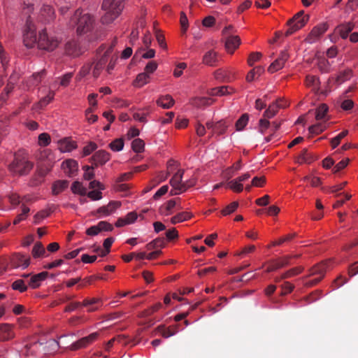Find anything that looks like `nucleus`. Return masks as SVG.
I'll use <instances>...</instances> for the list:
<instances>
[{
  "label": "nucleus",
  "instance_id": "obj_13",
  "mask_svg": "<svg viewBox=\"0 0 358 358\" xmlns=\"http://www.w3.org/2000/svg\"><path fill=\"white\" fill-rule=\"evenodd\" d=\"M229 124L230 122L224 120H219L216 122L208 121L206 122V127L212 130L213 135H222L226 132Z\"/></svg>",
  "mask_w": 358,
  "mask_h": 358
},
{
  "label": "nucleus",
  "instance_id": "obj_6",
  "mask_svg": "<svg viewBox=\"0 0 358 358\" xmlns=\"http://www.w3.org/2000/svg\"><path fill=\"white\" fill-rule=\"evenodd\" d=\"M233 29L232 26H229L224 27L222 30V34L225 36L224 49L227 53L229 55H233L241 43V40L238 36L229 35L230 31Z\"/></svg>",
  "mask_w": 358,
  "mask_h": 358
},
{
  "label": "nucleus",
  "instance_id": "obj_21",
  "mask_svg": "<svg viewBox=\"0 0 358 358\" xmlns=\"http://www.w3.org/2000/svg\"><path fill=\"white\" fill-rule=\"evenodd\" d=\"M15 337L13 326L8 323L0 324V341H7Z\"/></svg>",
  "mask_w": 358,
  "mask_h": 358
},
{
  "label": "nucleus",
  "instance_id": "obj_63",
  "mask_svg": "<svg viewBox=\"0 0 358 358\" xmlns=\"http://www.w3.org/2000/svg\"><path fill=\"white\" fill-rule=\"evenodd\" d=\"M326 128L327 125L325 123H318L310 126L308 129L310 134L317 135L324 131Z\"/></svg>",
  "mask_w": 358,
  "mask_h": 358
},
{
  "label": "nucleus",
  "instance_id": "obj_47",
  "mask_svg": "<svg viewBox=\"0 0 358 358\" xmlns=\"http://www.w3.org/2000/svg\"><path fill=\"white\" fill-rule=\"evenodd\" d=\"M352 77V71L350 69H345L340 72L336 78V83L341 85Z\"/></svg>",
  "mask_w": 358,
  "mask_h": 358
},
{
  "label": "nucleus",
  "instance_id": "obj_41",
  "mask_svg": "<svg viewBox=\"0 0 358 358\" xmlns=\"http://www.w3.org/2000/svg\"><path fill=\"white\" fill-rule=\"evenodd\" d=\"M264 72V68L262 66H257L248 73L246 76V80L248 82H252L257 78L259 77Z\"/></svg>",
  "mask_w": 358,
  "mask_h": 358
},
{
  "label": "nucleus",
  "instance_id": "obj_33",
  "mask_svg": "<svg viewBox=\"0 0 358 358\" xmlns=\"http://www.w3.org/2000/svg\"><path fill=\"white\" fill-rule=\"evenodd\" d=\"M96 165H102L110 159V154L105 150H99L92 157Z\"/></svg>",
  "mask_w": 358,
  "mask_h": 358
},
{
  "label": "nucleus",
  "instance_id": "obj_61",
  "mask_svg": "<svg viewBox=\"0 0 358 358\" xmlns=\"http://www.w3.org/2000/svg\"><path fill=\"white\" fill-rule=\"evenodd\" d=\"M14 290H17L20 292H24L27 289V286L25 285L24 280L18 279L14 281L11 285Z\"/></svg>",
  "mask_w": 358,
  "mask_h": 358
},
{
  "label": "nucleus",
  "instance_id": "obj_37",
  "mask_svg": "<svg viewBox=\"0 0 358 358\" xmlns=\"http://www.w3.org/2000/svg\"><path fill=\"white\" fill-rule=\"evenodd\" d=\"M55 210V207L54 206H48L46 208L38 212L34 215V222L36 224H38L41 222V220L47 217Z\"/></svg>",
  "mask_w": 358,
  "mask_h": 358
},
{
  "label": "nucleus",
  "instance_id": "obj_55",
  "mask_svg": "<svg viewBox=\"0 0 358 358\" xmlns=\"http://www.w3.org/2000/svg\"><path fill=\"white\" fill-rule=\"evenodd\" d=\"M94 110L92 107H89L85 111V120L89 124H93L98 120V116L93 113Z\"/></svg>",
  "mask_w": 358,
  "mask_h": 358
},
{
  "label": "nucleus",
  "instance_id": "obj_28",
  "mask_svg": "<svg viewBox=\"0 0 358 358\" xmlns=\"http://www.w3.org/2000/svg\"><path fill=\"white\" fill-rule=\"evenodd\" d=\"M218 61V53L214 50L206 52L203 56V63L208 66H215Z\"/></svg>",
  "mask_w": 358,
  "mask_h": 358
},
{
  "label": "nucleus",
  "instance_id": "obj_14",
  "mask_svg": "<svg viewBox=\"0 0 358 358\" xmlns=\"http://www.w3.org/2000/svg\"><path fill=\"white\" fill-rule=\"evenodd\" d=\"M289 54L287 50L280 52L278 58L273 62L268 68V71L271 73H273L280 69H282L286 62L289 59Z\"/></svg>",
  "mask_w": 358,
  "mask_h": 358
},
{
  "label": "nucleus",
  "instance_id": "obj_40",
  "mask_svg": "<svg viewBox=\"0 0 358 358\" xmlns=\"http://www.w3.org/2000/svg\"><path fill=\"white\" fill-rule=\"evenodd\" d=\"M45 76V71L44 70L34 73L31 78L27 81L28 88H31L32 86L38 85L43 78Z\"/></svg>",
  "mask_w": 358,
  "mask_h": 358
},
{
  "label": "nucleus",
  "instance_id": "obj_25",
  "mask_svg": "<svg viewBox=\"0 0 358 358\" xmlns=\"http://www.w3.org/2000/svg\"><path fill=\"white\" fill-rule=\"evenodd\" d=\"M236 90L235 89L229 85L226 86H221L217 87L212 88L209 91V94L210 96H224L227 94H232L235 93Z\"/></svg>",
  "mask_w": 358,
  "mask_h": 358
},
{
  "label": "nucleus",
  "instance_id": "obj_12",
  "mask_svg": "<svg viewBox=\"0 0 358 358\" xmlns=\"http://www.w3.org/2000/svg\"><path fill=\"white\" fill-rule=\"evenodd\" d=\"M91 191L87 192V196L92 200H100L102 199V190L106 189L105 185L99 181L92 180L90 182Z\"/></svg>",
  "mask_w": 358,
  "mask_h": 358
},
{
  "label": "nucleus",
  "instance_id": "obj_30",
  "mask_svg": "<svg viewBox=\"0 0 358 358\" xmlns=\"http://www.w3.org/2000/svg\"><path fill=\"white\" fill-rule=\"evenodd\" d=\"M48 275V273L47 271H43L38 274L34 275L29 280V285L33 288H38L41 282L43 281Z\"/></svg>",
  "mask_w": 358,
  "mask_h": 358
},
{
  "label": "nucleus",
  "instance_id": "obj_9",
  "mask_svg": "<svg viewBox=\"0 0 358 358\" xmlns=\"http://www.w3.org/2000/svg\"><path fill=\"white\" fill-rule=\"evenodd\" d=\"M328 29L329 24L327 22H321L313 27L304 41L308 43H315L321 39Z\"/></svg>",
  "mask_w": 358,
  "mask_h": 358
},
{
  "label": "nucleus",
  "instance_id": "obj_36",
  "mask_svg": "<svg viewBox=\"0 0 358 358\" xmlns=\"http://www.w3.org/2000/svg\"><path fill=\"white\" fill-rule=\"evenodd\" d=\"M177 166L176 162L173 160H169L167 163V172L162 171L157 173L156 180L158 182L165 180L168 178L169 173L173 171L175 167Z\"/></svg>",
  "mask_w": 358,
  "mask_h": 358
},
{
  "label": "nucleus",
  "instance_id": "obj_62",
  "mask_svg": "<svg viewBox=\"0 0 358 358\" xmlns=\"http://www.w3.org/2000/svg\"><path fill=\"white\" fill-rule=\"evenodd\" d=\"M129 189H130L129 184L120 183V182L117 183L115 182V184L113 185V189L115 192L124 193V195L127 194V192H129Z\"/></svg>",
  "mask_w": 358,
  "mask_h": 358
},
{
  "label": "nucleus",
  "instance_id": "obj_34",
  "mask_svg": "<svg viewBox=\"0 0 358 358\" xmlns=\"http://www.w3.org/2000/svg\"><path fill=\"white\" fill-rule=\"evenodd\" d=\"M215 78L216 80L222 82H231L235 79L234 74H231L227 70L218 69L215 72Z\"/></svg>",
  "mask_w": 358,
  "mask_h": 358
},
{
  "label": "nucleus",
  "instance_id": "obj_44",
  "mask_svg": "<svg viewBox=\"0 0 358 358\" xmlns=\"http://www.w3.org/2000/svg\"><path fill=\"white\" fill-rule=\"evenodd\" d=\"M306 85L308 87H311L313 90L318 92L320 89V80L315 76H307L306 78Z\"/></svg>",
  "mask_w": 358,
  "mask_h": 358
},
{
  "label": "nucleus",
  "instance_id": "obj_39",
  "mask_svg": "<svg viewBox=\"0 0 358 358\" xmlns=\"http://www.w3.org/2000/svg\"><path fill=\"white\" fill-rule=\"evenodd\" d=\"M259 206H262L263 208L259 209L257 210V214H261L263 213H267L269 215H276L279 211L280 208L276 206H271L267 207V204L268 203H257Z\"/></svg>",
  "mask_w": 358,
  "mask_h": 358
},
{
  "label": "nucleus",
  "instance_id": "obj_24",
  "mask_svg": "<svg viewBox=\"0 0 358 358\" xmlns=\"http://www.w3.org/2000/svg\"><path fill=\"white\" fill-rule=\"evenodd\" d=\"M65 51L66 54L73 57H77L82 53L81 48L80 47L76 40H71L68 41L65 45Z\"/></svg>",
  "mask_w": 358,
  "mask_h": 358
},
{
  "label": "nucleus",
  "instance_id": "obj_38",
  "mask_svg": "<svg viewBox=\"0 0 358 358\" xmlns=\"http://www.w3.org/2000/svg\"><path fill=\"white\" fill-rule=\"evenodd\" d=\"M316 159V157L307 150L304 149L301 151L297 157L299 164H310Z\"/></svg>",
  "mask_w": 358,
  "mask_h": 358
},
{
  "label": "nucleus",
  "instance_id": "obj_3",
  "mask_svg": "<svg viewBox=\"0 0 358 358\" xmlns=\"http://www.w3.org/2000/svg\"><path fill=\"white\" fill-rule=\"evenodd\" d=\"M124 8L123 0H103L101 6L104 11L101 22L105 24L112 23L122 13Z\"/></svg>",
  "mask_w": 358,
  "mask_h": 358
},
{
  "label": "nucleus",
  "instance_id": "obj_45",
  "mask_svg": "<svg viewBox=\"0 0 358 358\" xmlns=\"http://www.w3.org/2000/svg\"><path fill=\"white\" fill-rule=\"evenodd\" d=\"M107 62V58L104 55L95 64L93 69V76L96 78L99 77L101 74V71L106 66V64Z\"/></svg>",
  "mask_w": 358,
  "mask_h": 358
},
{
  "label": "nucleus",
  "instance_id": "obj_64",
  "mask_svg": "<svg viewBox=\"0 0 358 358\" xmlns=\"http://www.w3.org/2000/svg\"><path fill=\"white\" fill-rule=\"evenodd\" d=\"M109 147L113 151H120L124 148V141L122 138H117L109 144Z\"/></svg>",
  "mask_w": 358,
  "mask_h": 358
},
{
  "label": "nucleus",
  "instance_id": "obj_22",
  "mask_svg": "<svg viewBox=\"0 0 358 358\" xmlns=\"http://www.w3.org/2000/svg\"><path fill=\"white\" fill-rule=\"evenodd\" d=\"M57 146L61 152H69L77 148V143L70 138H64L58 141Z\"/></svg>",
  "mask_w": 358,
  "mask_h": 358
},
{
  "label": "nucleus",
  "instance_id": "obj_29",
  "mask_svg": "<svg viewBox=\"0 0 358 358\" xmlns=\"http://www.w3.org/2000/svg\"><path fill=\"white\" fill-rule=\"evenodd\" d=\"M175 101L172 96L169 94L162 95L157 100V104L165 109L171 108L173 106Z\"/></svg>",
  "mask_w": 358,
  "mask_h": 358
},
{
  "label": "nucleus",
  "instance_id": "obj_23",
  "mask_svg": "<svg viewBox=\"0 0 358 358\" xmlns=\"http://www.w3.org/2000/svg\"><path fill=\"white\" fill-rule=\"evenodd\" d=\"M54 96L55 93L51 90H48L47 94L45 96L41 97L38 102H37L32 106V110L35 111H38L43 109L53 100Z\"/></svg>",
  "mask_w": 358,
  "mask_h": 358
},
{
  "label": "nucleus",
  "instance_id": "obj_42",
  "mask_svg": "<svg viewBox=\"0 0 358 358\" xmlns=\"http://www.w3.org/2000/svg\"><path fill=\"white\" fill-rule=\"evenodd\" d=\"M176 203H163L159 207V213L162 215H169L174 212Z\"/></svg>",
  "mask_w": 358,
  "mask_h": 358
},
{
  "label": "nucleus",
  "instance_id": "obj_52",
  "mask_svg": "<svg viewBox=\"0 0 358 358\" xmlns=\"http://www.w3.org/2000/svg\"><path fill=\"white\" fill-rule=\"evenodd\" d=\"M145 110L146 112H141L140 110H138L137 112H135L133 115L134 119L141 122H146L147 116L150 113L151 110L150 107L145 108Z\"/></svg>",
  "mask_w": 358,
  "mask_h": 358
},
{
  "label": "nucleus",
  "instance_id": "obj_59",
  "mask_svg": "<svg viewBox=\"0 0 358 358\" xmlns=\"http://www.w3.org/2000/svg\"><path fill=\"white\" fill-rule=\"evenodd\" d=\"M303 271V267L299 266L291 268L281 275V278H289L301 273Z\"/></svg>",
  "mask_w": 358,
  "mask_h": 358
},
{
  "label": "nucleus",
  "instance_id": "obj_8",
  "mask_svg": "<svg viewBox=\"0 0 358 358\" xmlns=\"http://www.w3.org/2000/svg\"><path fill=\"white\" fill-rule=\"evenodd\" d=\"M251 177L249 172L245 173L243 175L227 182V183H220L215 185L214 189H217L221 186H224L225 188L229 189L234 192L240 193L244 189L243 183Z\"/></svg>",
  "mask_w": 358,
  "mask_h": 358
},
{
  "label": "nucleus",
  "instance_id": "obj_51",
  "mask_svg": "<svg viewBox=\"0 0 358 358\" xmlns=\"http://www.w3.org/2000/svg\"><path fill=\"white\" fill-rule=\"evenodd\" d=\"M71 190L73 193L84 196L87 194V189L80 182L75 181L71 185Z\"/></svg>",
  "mask_w": 358,
  "mask_h": 358
},
{
  "label": "nucleus",
  "instance_id": "obj_10",
  "mask_svg": "<svg viewBox=\"0 0 358 358\" xmlns=\"http://www.w3.org/2000/svg\"><path fill=\"white\" fill-rule=\"evenodd\" d=\"M330 263V260H327L324 262H321L313 267L310 270V275H316L319 276L313 280H310L306 283L308 286H314L317 285L320 280L324 278L325 273L328 268V264Z\"/></svg>",
  "mask_w": 358,
  "mask_h": 358
},
{
  "label": "nucleus",
  "instance_id": "obj_31",
  "mask_svg": "<svg viewBox=\"0 0 358 358\" xmlns=\"http://www.w3.org/2000/svg\"><path fill=\"white\" fill-rule=\"evenodd\" d=\"M354 27L355 24L353 22H348L339 25L336 30L342 38H346Z\"/></svg>",
  "mask_w": 358,
  "mask_h": 358
},
{
  "label": "nucleus",
  "instance_id": "obj_18",
  "mask_svg": "<svg viewBox=\"0 0 358 358\" xmlns=\"http://www.w3.org/2000/svg\"><path fill=\"white\" fill-rule=\"evenodd\" d=\"M30 258H26L21 254H14L10 258V265L13 268H20L24 269L29 266Z\"/></svg>",
  "mask_w": 358,
  "mask_h": 358
},
{
  "label": "nucleus",
  "instance_id": "obj_27",
  "mask_svg": "<svg viewBox=\"0 0 358 358\" xmlns=\"http://www.w3.org/2000/svg\"><path fill=\"white\" fill-rule=\"evenodd\" d=\"M189 103L194 107L202 108L210 106L213 103V101L209 97L196 96L191 99Z\"/></svg>",
  "mask_w": 358,
  "mask_h": 358
},
{
  "label": "nucleus",
  "instance_id": "obj_56",
  "mask_svg": "<svg viewBox=\"0 0 358 358\" xmlns=\"http://www.w3.org/2000/svg\"><path fill=\"white\" fill-rule=\"evenodd\" d=\"M191 217L189 213L187 212H181L178 213L176 215L173 216L171 219V222L172 224H175L178 222H181L185 220H187Z\"/></svg>",
  "mask_w": 358,
  "mask_h": 358
},
{
  "label": "nucleus",
  "instance_id": "obj_15",
  "mask_svg": "<svg viewBox=\"0 0 358 358\" xmlns=\"http://www.w3.org/2000/svg\"><path fill=\"white\" fill-rule=\"evenodd\" d=\"M288 106V103L284 99H278L275 102L269 105L268 108L265 110L264 117L268 119L274 117L280 108H285Z\"/></svg>",
  "mask_w": 358,
  "mask_h": 358
},
{
  "label": "nucleus",
  "instance_id": "obj_4",
  "mask_svg": "<svg viewBox=\"0 0 358 358\" xmlns=\"http://www.w3.org/2000/svg\"><path fill=\"white\" fill-rule=\"evenodd\" d=\"M33 167L34 164L29 159L27 155L24 153L17 152L8 168L13 174L24 176L29 173Z\"/></svg>",
  "mask_w": 358,
  "mask_h": 358
},
{
  "label": "nucleus",
  "instance_id": "obj_43",
  "mask_svg": "<svg viewBox=\"0 0 358 358\" xmlns=\"http://www.w3.org/2000/svg\"><path fill=\"white\" fill-rule=\"evenodd\" d=\"M69 182L66 180H57L52 184V192L57 195L67 188Z\"/></svg>",
  "mask_w": 358,
  "mask_h": 358
},
{
  "label": "nucleus",
  "instance_id": "obj_20",
  "mask_svg": "<svg viewBox=\"0 0 358 358\" xmlns=\"http://www.w3.org/2000/svg\"><path fill=\"white\" fill-rule=\"evenodd\" d=\"M62 169L67 176H74L78 170V164L76 160L69 159L62 162Z\"/></svg>",
  "mask_w": 358,
  "mask_h": 358
},
{
  "label": "nucleus",
  "instance_id": "obj_11",
  "mask_svg": "<svg viewBox=\"0 0 358 358\" xmlns=\"http://www.w3.org/2000/svg\"><path fill=\"white\" fill-rule=\"evenodd\" d=\"M121 203H108L97 210L92 211L91 215L98 218L106 217L113 213L117 208L120 207Z\"/></svg>",
  "mask_w": 358,
  "mask_h": 358
},
{
  "label": "nucleus",
  "instance_id": "obj_2",
  "mask_svg": "<svg viewBox=\"0 0 358 358\" xmlns=\"http://www.w3.org/2000/svg\"><path fill=\"white\" fill-rule=\"evenodd\" d=\"M70 23L76 28L78 36H92L96 25V17L86 9H77L72 15Z\"/></svg>",
  "mask_w": 358,
  "mask_h": 358
},
{
  "label": "nucleus",
  "instance_id": "obj_35",
  "mask_svg": "<svg viewBox=\"0 0 358 358\" xmlns=\"http://www.w3.org/2000/svg\"><path fill=\"white\" fill-rule=\"evenodd\" d=\"M101 305V301L98 298H92V299H86L83 303H81V306H85L88 308L89 312H93L96 310L99 306Z\"/></svg>",
  "mask_w": 358,
  "mask_h": 358
},
{
  "label": "nucleus",
  "instance_id": "obj_53",
  "mask_svg": "<svg viewBox=\"0 0 358 358\" xmlns=\"http://www.w3.org/2000/svg\"><path fill=\"white\" fill-rule=\"evenodd\" d=\"M31 253L34 258H38L45 254V250L41 242H36L33 247Z\"/></svg>",
  "mask_w": 358,
  "mask_h": 358
},
{
  "label": "nucleus",
  "instance_id": "obj_32",
  "mask_svg": "<svg viewBox=\"0 0 358 358\" xmlns=\"http://www.w3.org/2000/svg\"><path fill=\"white\" fill-rule=\"evenodd\" d=\"M150 80V76L147 74V73H140L136 76L135 80L133 81L132 85L134 87L141 88L149 83Z\"/></svg>",
  "mask_w": 358,
  "mask_h": 358
},
{
  "label": "nucleus",
  "instance_id": "obj_5",
  "mask_svg": "<svg viewBox=\"0 0 358 358\" xmlns=\"http://www.w3.org/2000/svg\"><path fill=\"white\" fill-rule=\"evenodd\" d=\"M185 174L183 170H178L171 178L170 183L172 187L170 190V194L177 195L186 191L189 187L194 186L196 184V178H191L188 180H183L182 178Z\"/></svg>",
  "mask_w": 358,
  "mask_h": 358
},
{
  "label": "nucleus",
  "instance_id": "obj_54",
  "mask_svg": "<svg viewBox=\"0 0 358 358\" xmlns=\"http://www.w3.org/2000/svg\"><path fill=\"white\" fill-rule=\"evenodd\" d=\"M131 148L134 152L136 153H141L144 151L145 143L144 141L141 138H135L131 142Z\"/></svg>",
  "mask_w": 358,
  "mask_h": 358
},
{
  "label": "nucleus",
  "instance_id": "obj_49",
  "mask_svg": "<svg viewBox=\"0 0 358 358\" xmlns=\"http://www.w3.org/2000/svg\"><path fill=\"white\" fill-rule=\"evenodd\" d=\"M166 241L164 237H159L150 242L146 245V248L148 250H151L152 249H155L157 248H164L165 247Z\"/></svg>",
  "mask_w": 358,
  "mask_h": 358
},
{
  "label": "nucleus",
  "instance_id": "obj_19",
  "mask_svg": "<svg viewBox=\"0 0 358 358\" xmlns=\"http://www.w3.org/2000/svg\"><path fill=\"white\" fill-rule=\"evenodd\" d=\"M292 256H285L278 259L271 260L266 268V272H272L289 264V259Z\"/></svg>",
  "mask_w": 358,
  "mask_h": 358
},
{
  "label": "nucleus",
  "instance_id": "obj_16",
  "mask_svg": "<svg viewBox=\"0 0 358 358\" xmlns=\"http://www.w3.org/2000/svg\"><path fill=\"white\" fill-rule=\"evenodd\" d=\"M138 217H140L141 219H144V217L141 213L138 215L136 212L131 211L127 213L125 217L118 218L115 225L116 227H122L125 225L133 224L137 220Z\"/></svg>",
  "mask_w": 358,
  "mask_h": 358
},
{
  "label": "nucleus",
  "instance_id": "obj_26",
  "mask_svg": "<svg viewBox=\"0 0 358 358\" xmlns=\"http://www.w3.org/2000/svg\"><path fill=\"white\" fill-rule=\"evenodd\" d=\"M55 17V11L50 6H44L40 12V20L44 23L48 22Z\"/></svg>",
  "mask_w": 358,
  "mask_h": 358
},
{
  "label": "nucleus",
  "instance_id": "obj_17",
  "mask_svg": "<svg viewBox=\"0 0 358 358\" xmlns=\"http://www.w3.org/2000/svg\"><path fill=\"white\" fill-rule=\"evenodd\" d=\"M99 336L97 332L92 333L87 336L83 337L71 345V350H77L78 349L85 348L93 341H94Z\"/></svg>",
  "mask_w": 358,
  "mask_h": 358
},
{
  "label": "nucleus",
  "instance_id": "obj_58",
  "mask_svg": "<svg viewBox=\"0 0 358 358\" xmlns=\"http://www.w3.org/2000/svg\"><path fill=\"white\" fill-rule=\"evenodd\" d=\"M249 116L248 114H243L236 122V127L237 131L243 130L248 124Z\"/></svg>",
  "mask_w": 358,
  "mask_h": 358
},
{
  "label": "nucleus",
  "instance_id": "obj_60",
  "mask_svg": "<svg viewBox=\"0 0 358 358\" xmlns=\"http://www.w3.org/2000/svg\"><path fill=\"white\" fill-rule=\"evenodd\" d=\"M348 134V130H344L331 140V145L333 149L336 148L341 143V141Z\"/></svg>",
  "mask_w": 358,
  "mask_h": 358
},
{
  "label": "nucleus",
  "instance_id": "obj_1",
  "mask_svg": "<svg viewBox=\"0 0 358 358\" xmlns=\"http://www.w3.org/2000/svg\"><path fill=\"white\" fill-rule=\"evenodd\" d=\"M23 43L28 48L36 46L39 50L51 52L60 44L61 39L52 33H48L46 29L36 34V26L28 20L23 31Z\"/></svg>",
  "mask_w": 358,
  "mask_h": 358
},
{
  "label": "nucleus",
  "instance_id": "obj_50",
  "mask_svg": "<svg viewBox=\"0 0 358 358\" xmlns=\"http://www.w3.org/2000/svg\"><path fill=\"white\" fill-rule=\"evenodd\" d=\"M329 108L327 104L322 103L316 109L315 118L317 120H322L325 118Z\"/></svg>",
  "mask_w": 358,
  "mask_h": 358
},
{
  "label": "nucleus",
  "instance_id": "obj_48",
  "mask_svg": "<svg viewBox=\"0 0 358 358\" xmlns=\"http://www.w3.org/2000/svg\"><path fill=\"white\" fill-rule=\"evenodd\" d=\"M266 183V178L264 176L254 177L250 184L245 185V189L249 191L252 187H263Z\"/></svg>",
  "mask_w": 358,
  "mask_h": 358
},
{
  "label": "nucleus",
  "instance_id": "obj_57",
  "mask_svg": "<svg viewBox=\"0 0 358 358\" xmlns=\"http://www.w3.org/2000/svg\"><path fill=\"white\" fill-rule=\"evenodd\" d=\"M51 143V137L48 133H42L38 136V144L41 147H46Z\"/></svg>",
  "mask_w": 358,
  "mask_h": 358
},
{
  "label": "nucleus",
  "instance_id": "obj_46",
  "mask_svg": "<svg viewBox=\"0 0 358 358\" xmlns=\"http://www.w3.org/2000/svg\"><path fill=\"white\" fill-rule=\"evenodd\" d=\"M177 326L174 327V330H171L169 327L166 328L164 325H159L157 327L156 331L159 332L164 338H167L173 335L177 332Z\"/></svg>",
  "mask_w": 358,
  "mask_h": 358
},
{
  "label": "nucleus",
  "instance_id": "obj_7",
  "mask_svg": "<svg viewBox=\"0 0 358 358\" xmlns=\"http://www.w3.org/2000/svg\"><path fill=\"white\" fill-rule=\"evenodd\" d=\"M308 20L309 15H305L303 10L299 11L287 22L289 28L286 31V35H291L296 31L301 29L307 24Z\"/></svg>",
  "mask_w": 358,
  "mask_h": 358
}]
</instances>
